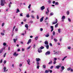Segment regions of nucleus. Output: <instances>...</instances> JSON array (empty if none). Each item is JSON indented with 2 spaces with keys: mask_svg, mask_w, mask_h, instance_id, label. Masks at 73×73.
<instances>
[{
  "mask_svg": "<svg viewBox=\"0 0 73 73\" xmlns=\"http://www.w3.org/2000/svg\"><path fill=\"white\" fill-rule=\"evenodd\" d=\"M68 49H71V47H70V46H69L68 47Z\"/></svg>",
  "mask_w": 73,
  "mask_h": 73,
  "instance_id": "052dcab7",
  "label": "nucleus"
},
{
  "mask_svg": "<svg viewBox=\"0 0 73 73\" xmlns=\"http://www.w3.org/2000/svg\"><path fill=\"white\" fill-rule=\"evenodd\" d=\"M50 28H51V32H52L53 31L54 29H53V26H51L50 27Z\"/></svg>",
  "mask_w": 73,
  "mask_h": 73,
  "instance_id": "ddd939ff",
  "label": "nucleus"
},
{
  "mask_svg": "<svg viewBox=\"0 0 73 73\" xmlns=\"http://www.w3.org/2000/svg\"><path fill=\"white\" fill-rule=\"evenodd\" d=\"M27 62L28 64L29 65H31V64H29V63H30V62H31V61H30V59H28V60H27Z\"/></svg>",
  "mask_w": 73,
  "mask_h": 73,
  "instance_id": "6e6552de",
  "label": "nucleus"
},
{
  "mask_svg": "<svg viewBox=\"0 0 73 73\" xmlns=\"http://www.w3.org/2000/svg\"><path fill=\"white\" fill-rule=\"evenodd\" d=\"M52 3L53 4H55V3H56V2L55 1H54L52 2Z\"/></svg>",
  "mask_w": 73,
  "mask_h": 73,
  "instance_id": "680f3d73",
  "label": "nucleus"
},
{
  "mask_svg": "<svg viewBox=\"0 0 73 73\" xmlns=\"http://www.w3.org/2000/svg\"><path fill=\"white\" fill-rule=\"evenodd\" d=\"M61 69L62 70H64V69H65V67L64 66H62L61 67Z\"/></svg>",
  "mask_w": 73,
  "mask_h": 73,
  "instance_id": "6ab92c4d",
  "label": "nucleus"
},
{
  "mask_svg": "<svg viewBox=\"0 0 73 73\" xmlns=\"http://www.w3.org/2000/svg\"><path fill=\"white\" fill-rule=\"evenodd\" d=\"M47 11H46V15H48L49 13V7L47 9Z\"/></svg>",
  "mask_w": 73,
  "mask_h": 73,
  "instance_id": "0eeeda50",
  "label": "nucleus"
},
{
  "mask_svg": "<svg viewBox=\"0 0 73 73\" xmlns=\"http://www.w3.org/2000/svg\"><path fill=\"white\" fill-rule=\"evenodd\" d=\"M55 5H59V3L58 2H55Z\"/></svg>",
  "mask_w": 73,
  "mask_h": 73,
  "instance_id": "a878e982",
  "label": "nucleus"
},
{
  "mask_svg": "<svg viewBox=\"0 0 73 73\" xmlns=\"http://www.w3.org/2000/svg\"><path fill=\"white\" fill-rule=\"evenodd\" d=\"M3 49L0 50V53H1L3 52Z\"/></svg>",
  "mask_w": 73,
  "mask_h": 73,
  "instance_id": "cd10ccee",
  "label": "nucleus"
},
{
  "mask_svg": "<svg viewBox=\"0 0 73 73\" xmlns=\"http://www.w3.org/2000/svg\"><path fill=\"white\" fill-rule=\"evenodd\" d=\"M46 47L47 49H49V45H46Z\"/></svg>",
  "mask_w": 73,
  "mask_h": 73,
  "instance_id": "412c9836",
  "label": "nucleus"
},
{
  "mask_svg": "<svg viewBox=\"0 0 73 73\" xmlns=\"http://www.w3.org/2000/svg\"><path fill=\"white\" fill-rule=\"evenodd\" d=\"M65 19V16H62V19Z\"/></svg>",
  "mask_w": 73,
  "mask_h": 73,
  "instance_id": "473e14b6",
  "label": "nucleus"
},
{
  "mask_svg": "<svg viewBox=\"0 0 73 73\" xmlns=\"http://www.w3.org/2000/svg\"><path fill=\"white\" fill-rule=\"evenodd\" d=\"M58 23H57L56 25L55 26V28H57V27H58Z\"/></svg>",
  "mask_w": 73,
  "mask_h": 73,
  "instance_id": "c756f323",
  "label": "nucleus"
},
{
  "mask_svg": "<svg viewBox=\"0 0 73 73\" xmlns=\"http://www.w3.org/2000/svg\"><path fill=\"white\" fill-rule=\"evenodd\" d=\"M39 64H40V63H39V62H36V65L37 66L39 65Z\"/></svg>",
  "mask_w": 73,
  "mask_h": 73,
  "instance_id": "09e8293b",
  "label": "nucleus"
},
{
  "mask_svg": "<svg viewBox=\"0 0 73 73\" xmlns=\"http://www.w3.org/2000/svg\"><path fill=\"white\" fill-rule=\"evenodd\" d=\"M48 72H49V71H48L47 70H46L45 71V73H48Z\"/></svg>",
  "mask_w": 73,
  "mask_h": 73,
  "instance_id": "8fccbe9b",
  "label": "nucleus"
},
{
  "mask_svg": "<svg viewBox=\"0 0 73 73\" xmlns=\"http://www.w3.org/2000/svg\"><path fill=\"white\" fill-rule=\"evenodd\" d=\"M6 54H7V53H5L4 54V55H3L4 57H5V56L6 55Z\"/></svg>",
  "mask_w": 73,
  "mask_h": 73,
  "instance_id": "603ef678",
  "label": "nucleus"
},
{
  "mask_svg": "<svg viewBox=\"0 0 73 73\" xmlns=\"http://www.w3.org/2000/svg\"><path fill=\"white\" fill-rule=\"evenodd\" d=\"M31 42V39H30L29 40V41L27 43L28 45H29V44H30Z\"/></svg>",
  "mask_w": 73,
  "mask_h": 73,
  "instance_id": "9b49d317",
  "label": "nucleus"
},
{
  "mask_svg": "<svg viewBox=\"0 0 73 73\" xmlns=\"http://www.w3.org/2000/svg\"><path fill=\"white\" fill-rule=\"evenodd\" d=\"M38 52H39V53H41L42 52V50H41L40 48H38Z\"/></svg>",
  "mask_w": 73,
  "mask_h": 73,
  "instance_id": "f8f14e48",
  "label": "nucleus"
},
{
  "mask_svg": "<svg viewBox=\"0 0 73 73\" xmlns=\"http://www.w3.org/2000/svg\"><path fill=\"white\" fill-rule=\"evenodd\" d=\"M7 69V68H6V67H3V72H7V71H8V69H7V70H6Z\"/></svg>",
  "mask_w": 73,
  "mask_h": 73,
  "instance_id": "423d86ee",
  "label": "nucleus"
},
{
  "mask_svg": "<svg viewBox=\"0 0 73 73\" xmlns=\"http://www.w3.org/2000/svg\"><path fill=\"white\" fill-rule=\"evenodd\" d=\"M31 46H29L27 48V50H28L29 49H30V48H31Z\"/></svg>",
  "mask_w": 73,
  "mask_h": 73,
  "instance_id": "f704fd0d",
  "label": "nucleus"
},
{
  "mask_svg": "<svg viewBox=\"0 0 73 73\" xmlns=\"http://www.w3.org/2000/svg\"><path fill=\"white\" fill-rule=\"evenodd\" d=\"M3 45H4V46H5L7 45V43H5V42L3 43Z\"/></svg>",
  "mask_w": 73,
  "mask_h": 73,
  "instance_id": "4c0bfd02",
  "label": "nucleus"
},
{
  "mask_svg": "<svg viewBox=\"0 0 73 73\" xmlns=\"http://www.w3.org/2000/svg\"><path fill=\"white\" fill-rule=\"evenodd\" d=\"M43 19H44V17H42L40 19V22H42L43 21Z\"/></svg>",
  "mask_w": 73,
  "mask_h": 73,
  "instance_id": "2eb2a0df",
  "label": "nucleus"
},
{
  "mask_svg": "<svg viewBox=\"0 0 73 73\" xmlns=\"http://www.w3.org/2000/svg\"><path fill=\"white\" fill-rule=\"evenodd\" d=\"M1 35H2V36H4V33H1Z\"/></svg>",
  "mask_w": 73,
  "mask_h": 73,
  "instance_id": "58836bf2",
  "label": "nucleus"
},
{
  "mask_svg": "<svg viewBox=\"0 0 73 73\" xmlns=\"http://www.w3.org/2000/svg\"><path fill=\"white\" fill-rule=\"evenodd\" d=\"M15 31H18V28H16L15 29Z\"/></svg>",
  "mask_w": 73,
  "mask_h": 73,
  "instance_id": "4d7b16f0",
  "label": "nucleus"
},
{
  "mask_svg": "<svg viewBox=\"0 0 73 73\" xmlns=\"http://www.w3.org/2000/svg\"><path fill=\"white\" fill-rule=\"evenodd\" d=\"M67 15H69V11H68L67 12Z\"/></svg>",
  "mask_w": 73,
  "mask_h": 73,
  "instance_id": "c9c22d12",
  "label": "nucleus"
},
{
  "mask_svg": "<svg viewBox=\"0 0 73 73\" xmlns=\"http://www.w3.org/2000/svg\"><path fill=\"white\" fill-rule=\"evenodd\" d=\"M52 64V61L51 60L50 62L48 63V64Z\"/></svg>",
  "mask_w": 73,
  "mask_h": 73,
  "instance_id": "72a5a7b5",
  "label": "nucleus"
},
{
  "mask_svg": "<svg viewBox=\"0 0 73 73\" xmlns=\"http://www.w3.org/2000/svg\"><path fill=\"white\" fill-rule=\"evenodd\" d=\"M20 16H23V13H21L20 14Z\"/></svg>",
  "mask_w": 73,
  "mask_h": 73,
  "instance_id": "5fc2aeb1",
  "label": "nucleus"
},
{
  "mask_svg": "<svg viewBox=\"0 0 73 73\" xmlns=\"http://www.w3.org/2000/svg\"><path fill=\"white\" fill-rule=\"evenodd\" d=\"M5 24V23H3L2 24V27H4V25Z\"/></svg>",
  "mask_w": 73,
  "mask_h": 73,
  "instance_id": "3c124183",
  "label": "nucleus"
},
{
  "mask_svg": "<svg viewBox=\"0 0 73 73\" xmlns=\"http://www.w3.org/2000/svg\"><path fill=\"white\" fill-rule=\"evenodd\" d=\"M31 5L30 4L29 5V6L28 7V8L29 9H30V8H31Z\"/></svg>",
  "mask_w": 73,
  "mask_h": 73,
  "instance_id": "a19ab883",
  "label": "nucleus"
},
{
  "mask_svg": "<svg viewBox=\"0 0 73 73\" xmlns=\"http://www.w3.org/2000/svg\"><path fill=\"white\" fill-rule=\"evenodd\" d=\"M40 67V66L38 65V66H37V69H39V68Z\"/></svg>",
  "mask_w": 73,
  "mask_h": 73,
  "instance_id": "13d9d810",
  "label": "nucleus"
},
{
  "mask_svg": "<svg viewBox=\"0 0 73 73\" xmlns=\"http://www.w3.org/2000/svg\"><path fill=\"white\" fill-rule=\"evenodd\" d=\"M40 31H43V29H42V28H41L40 29Z\"/></svg>",
  "mask_w": 73,
  "mask_h": 73,
  "instance_id": "338daca9",
  "label": "nucleus"
},
{
  "mask_svg": "<svg viewBox=\"0 0 73 73\" xmlns=\"http://www.w3.org/2000/svg\"><path fill=\"white\" fill-rule=\"evenodd\" d=\"M50 46H52V44L51 43H50Z\"/></svg>",
  "mask_w": 73,
  "mask_h": 73,
  "instance_id": "0e129e2a",
  "label": "nucleus"
},
{
  "mask_svg": "<svg viewBox=\"0 0 73 73\" xmlns=\"http://www.w3.org/2000/svg\"><path fill=\"white\" fill-rule=\"evenodd\" d=\"M6 62L7 61L6 60H4V64H5Z\"/></svg>",
  "mask_w": 73,
  "mask_h": 73,
  "instance_id": "bf43d9fd",
  "label": "nucleus"
},
{
  "mask_svg": "<svg viewBox=\"0 0 73 73\" xmlns=\"http://www.w3.org/2000/svg\"><path fill=\"white\" fill-rule=\"evenodd\" d=\"M53 64H56V61L54 60L53 62Z\"/></svg>",
  "mask_w": 73,
  "mask_h": 73,
  "instance_id": "de8ad7c7",
  "label": "nucleus"
},
{
  "mask_svg": "<svg viewBox=\"0 0 73 73\" xmlns=\"http://www.w3.org/2000/svg\"><path fill=\"white\" fill-rule=\"evenodd\" d=\"M52 35H52L51 36V40L53 39V36L55 35V32H54V31H53Z\"/></svg>",
  "mask_w": 73,
  "mask_h": 73,
  "instance_id": "f03ea898",
  "label": "nucleus"
},
{
  "mask_svg": "<svg viewBox=\"0 0 73 73\" xmlns=\"http://www.w3.org/2000/svg\"><path fill=\"white\" fill-rule=\"evenodd\" d=\"M55 22H54L52 23V24H56L58 22V20H57V19H56L55 20Z\"/></svg>",
  "mask_w": 73,
  "mask_h": 73,
  "instance_id": "20e7f679",
  "label": "nucleus"
},
{
  "mask_svg": "<svg viewBox=\"0 0 73 73\" xmlns=\"http://www.w3.org/2000/svg\"><path fill=\"white\" fill-rule=\"evenodd\" d=\"M45 44H46V45H48V41H45L44 42Z\"/></svg>",
  "mask_w": 73,
  "mask_h": 73,
  "instance_id": "dca6fc26",
  "label": "nucleus"
},
{
  "mask_svg": "<svg viewBox=\"0 0 73 73\" xmlns=\"http://www.w3.org/2000/svg\"><path fill=\"white\" fill-rule=\"evenodd\" d=\"M50 52L49 51H48L45 53V55H46V56L49 55L50 54Z\"/></svg>",
  "mask_w": 73,
  "mask_h": 73,
  "instance_id": "39448f33",
  "label": "nucleus"
},
{
  "mask_svg": "<svg viewBox=\"0 0 73 73\" xmlns=\"http://www.w3.org/2000/svg\"><path fill=\"white\" fill-rule=\"evenodd\" d=\"M35 40H37L38 39V36H36L35 38Z\"/></svg>",
  "mask_w": 73,
  "mask_h": 73,
  "instance_id": "393cba45",
  "label": "nucleus"
},
{
  "mask_svg": "<svg viewBox=\"0 0 73 73\" xmlns=\"http://www.w3.org/2000/svg\"><path fill=\"white\" fill-rule=\"evenodd\" d=\"M49 72H50L51 73H52V70H49Z\"/></svg>",
  "mask_w": 73,
  "mask_h": 73,
  "instance_id": "e2e57ef3",
  "label": "nucleus"
},
{
  "mask_svg": "<svg viewBox=\"0 0 73 73\" xmlns=\"http://www.w3.org/2000/svg\"><path fill=\"white\" fill-rule=\"evenodd\" d=\"M40 49H44V47L42 46L41 47H40L39 48Z\"/></svg>",
  "mask_w": 73,
  "mask_h": 73,
  "instance_id": "7c9ffc66",
  "label": "nucleus"
},
{
  "mask_svg": "<svg viewBox=\"0 0 73 73\" xmlns=\"http://www.w3.org/2000/svg\"><path fill=\"white\" fill-rule=\"evenodd\" d=\"M58 33H60L61 32V29H58Z\"/></svg>",
  "mask_w": 73,
  "mask_h": 73,
  "instance_id": "5701e85b",
  "label": "nucleus"
},
{
  "mask_svg": "<svg viewBox=\"0 0 73 73\" xmlns=\"http://www.w3.org/2000/svg\"><path fill=\"white\" fill-rule=\"evenodd\" d=\"M13 40L14 41V42H15V43H16V41H17V39H15V38H14L13 39Z\"/></svg>",
  "mask_w": 73,
  "mask_h": 73,
  "instance_id": "b1692460",
  "label": "nucleus"
},
{
  "mask_svg": "<svg viewBox=\"0 0 73 73\" xmlns=\"http://www.w3.org/2000/svg\"><path fill=\"white\" fill-rule=\"evenodd\" d=\"M57 60V58H54V60H55V61H56Z\"/></svg>",
  "mask_w": 73,
  "mask_h": 73,
  "instance_id": "69168bd1",
  "label": "nucleus"
},
{
  "mask_svg": "<svg viewBox=\"0 0 73 73\" xmlns=\"http://www.w3.org/2000/svg\"><path fill=\"white\" fill-rule=\"evenodd\" d=\"M67 58V56H64V58H63L62 59V61H64L65 60V58Z\"/></svg>",
  "mask_w": 73,
  "mask_h": 73,
  "instance_id": "a211bd4d",
  "label": "nucleus"
},
{
  "mask_svg": "<svg viewBox=\"0 0 73 73\" xmlns=\"http://www.w3.org/2000/svg\"><path fill=\"white\" fill-rule=\"evenodd\" d=\"M36 61L37 62H38V61H40V59L39 58H36Z\"/></svg>",
  "mask_w": 73,
  "mask_h": 73,
  "instance_id": "4468645a",
  "label": "nucleus"
},
{
  "mask_svg": "<svg viewBox=\"0 0 73 73\" xmlns=\"http://www.w3.org/2000/svg\"><path fill=\"white\" fill-rule=\"evenodd\" d=\"M31 17H32V19H35V17H34V15H31Z\"/></svg>",
  "mask_w": 73,
  "mask_h": 73,
  "instance_id": "e433bc0d",
  "label": "nucleus"
},
{
  "mask_svg": "<svg viewBox=\"0 0 73 73\" xmlns=\"http://www.w3.org/2000/svg\"><path fill=\"white\" fill-rule=\"evenodd\" d=\"M53 66H51L50 68V69H53Z\"/></svg>",
  "mask_w": 73,
  "mask_h": 73,
  "instance_id": "37998d69",
  "label": "nucleus"
},
{
  "mask_svg": "<svg viewBox=\"0 0 73 73\" xmlns=\"http://www.w3.org/2000/svg\"><path fill=\"white\" fill-rule=\"evenodd\" d=\"M31 13H35V11L33 10H32L31 11Z\"/></svg>",
  "mask_w": 73,
  "mask_h": 73,
  "instance_id": "774afa93",
  "label": "nucleus"
},
{
  "mask_svg": "<svg viewBox=\"0 0 73 73\" xmlns=\"http://www.w3.org/2000/svg\"><path fill=\"white\" fill-rule=\"evenodd\" d=\"M60 65H58L56 66V69H58L59 68H60V67H61V64H59Z\"/></svg>",
  "mask_w": 73,
  "mask_h": 73,
  "instance_id": "7ed1b4c3",
  "label": "nucleus"
},
{
  "mask_svg": "<svg viewBox=\"0 0 73 73\" xmlns=\"http://www.w3.org/2000/svg\"><path fill=\"white\" fill-rule=\"evenodd\" d=\"M19 55V54H16V52H15L13 53V56H17Z\"/></svg>",
  "mask_w": 73,
  "mask_h": 73,
  "instance_id": "9d476101",
  "label": "nucleus"
},
{
  "mask_svg": "<svg viewBox=\"0 0 73 73\" xmlns=\"http://www.w3.org/2000/svg\"><path fill=\"white\" fill-rule=\"evenodd\" d=\"M25 27L26 28H27V27H28V24H26L25 25Z\"/></svg>",
  "mask_w": 73,
  "mask_h": 73,
  "instance_id": "ea45409f",
  "label": "nucleus"
},
{
  "mask_svg": "<svg viewBox=\"0 0 73 73\" xmlns=\"http://www.w3.org/2000/svg\"><path fill=\"white\" fill-rule=\"evenodd\" d=\"M45 37H48L49 36V35H45Z\"/></svg>",
  "mask_w": 73,
  "mask_h": 73,
  "instance_id": "864d4df0",
  "label": "nucleus"
},
{
  "mask_svg": "<svg viewBox=\"0 0 73 73\" xmlns=\"http://www.w3.org/2000/svg\"><path fill=\"white\" fill-rule=\"evenodd\" d=\"M36 19H39V17H38V15H37Z\"/></svg>",
  "mask_w": 73,
  "mask_h": 73,
  "instance_id": "6e6d98bb",
  "label": "nucleus"
},
{
  "mask_svg": "<svg viewBox=\"0 0 73 73\" xmlns=\"http://www.w3.org/2000/svg\"><path fill=\"white\" fill-rule=\"evenodd\" d=\"M54 40L55 42H57V39L56 38H54Z\"/></svg>",
  "mask_w": 73,
  "mask_h": 73,
  "instance_id": "79ce46f5",
  "label": "nucleus"
},
{
  "mask_svg": "<svg viewBox=\"0 0 73 73\" xmlns=\"http://www.w3.org/2000/svg\"><path fill=\"white\" fill-rule=\"evenodd\" d=\"M54 15V14H53V12L51 13L50 14V15L51 16H52V15Z\"/></svg>",
  "mask_w": 73,
  "mask_h": 73,
  "instance_id": "a18cd8bd",
  "label": "nucleus"
},
{
  "mask_svg": "<svg viewBox=\"0 0 73 73\" xmlns=\"http://www.w3.org/2000/svg\"><path fill=\"white\" fill-rule=\"evenodd\" d=\"M48 2L49 4H50L51 3V0H48Z\"/></svg>",
  "mask_w": 73,
  "mask_h": 73,
  "instance_id": "2f4dec72",
  "label": "nucleus"
},
{
  "mask_svg": "<svg viewBox=\"0 0 73 73\" xmlns=\"http://www.w3.org/2000/svg\"><path fill=\"white\" fill-rule=\"evenodd\" d=\"M18 12H20V10H19V9H18L17 10V12H16V13H18Z\"/></svg>",
  "mask_w": 73,
  "mask_h": 73,
  "instance_id": "bb28decb",
  "label": "nucleus"
},
{
  "mask_svg": "<svg viewBox=\"0 0 73 73\" xmlns=\"http://www.w3.org/2000/svg\"><path fill=\"white\" fill-rule=\"evenodd\" d=\"M15 28H16V26H15L13 27V29L12 31V32H13V31H14V29H15Z\"/></svg>",
  "mask_w": 73,
  "mask_h": 73,
  "instance_id": "4be33fe9",
  "label": "nucleus"
},
{
  "mask_svg": "<svg viewBox=\"0 0 73 73\" xmlns=\"http://www.w3.org/2000/svg\"><path fill=\"white\" fill-rule=\"evenodd\" d=\"M45 9V7L44 6H43L42 7H40V9L41 11H43L44 9Z\"/></svg>",
  "mask_w": 73,
  "mask_h": 73,
  "instance_id": "1a4fd4ad",
  "label": "nucleus"
},
{
  "mask_svg": "<svg viewBox=\"0 0 73 73\" xmlns=\"http://www.w3.org/2000/svg\"><path fill=\"white\" fill-rule=\"evenodd\" d=\"M68 21H69V22H71V20L69 18H68Z\"/></svg>",
  "mask_w": 73,
  "mask_h": 73,
  "instance_id": "49530a36",
  "label": "nucleus"
},
{
  "mask_svg": "<svg viewBox=\"0 0 73 73\" xmlns=\"http://www.w3.org/2000/svg\"><path fill=\"white\" fill-rule=\"evenodd\" d=\"M30 17V16H29V14H28L27 15H26V17L27 18H29Z\"/></svg>",
  "mask_w": 73,
  "mask_h": 73,
  "instance_id": "c85d7f7f",
  "label": "nucleus"
},
{
  "mask_svg": "<svg viewBox=\"0 0 73 73\" xmlns=\"http://www.w3.org/2000/svg\"><path fill=\"white\" fill-rule=\"evenodd\" d=\"M72 68L71 67H69L67 68V70L68 71H69V70H70Z\"/></svg>",
  "mask_w": 73,
  "mask_h": 73,
  "instance_id": "aec40b11",
  "label": "nucleus"
},
{
  "mask_svg": "<svg viewBox=\"0 0 73 73\" xmlns=\"http://www.w3.org/2000/svg\"><path fill=\"white\" fill-rule=\"evenodd\" d=\"M1 6H4L5 4H6V2L5 0H1Z\"/></svg>",
  "mask_w": 73,
  "mask_h": 73,
  "instance_id": "f257e3e1",
  "label": "nucleus"
},
{
  "mask_svg": "<svg viewBox=\"0 0 73 73\" xmlns=\"http://www.w3.org/2000/svg\"><path fill=\"white\" fill-rule=\"evenodd\" d=\"M22 66H23V64H20L19 65V66H20V67H21Z\"/></svg>",
  "mask_w": 73,
  "mask_h": 73,
  "instance_id": "c03bdc74",
  "label": "nucleus"
},
{
  "mask_svg": "<svg viewBox=\"0 0 73 73\" xmlns=\"http://www.w3.org/2000/svg\"><path fill=\"white\" fill-rule=\"evenodd\" d=\"M43 68L44 69H45L46 68V65H45V64L43 65H42Z\"/></svg>",
  "mask_w": 73,
  "mask_h": 73,
  "instance_id": "f3484780",
  "label": "nucleus"
}]
</instances>
